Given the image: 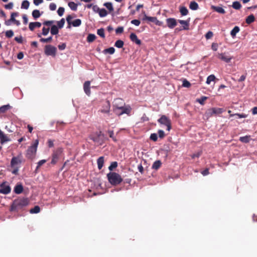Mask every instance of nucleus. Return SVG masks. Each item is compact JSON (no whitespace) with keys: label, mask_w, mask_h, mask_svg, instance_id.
Wrapping results in <instances>:
<instances>
[{"label":"nucleus","mask_w":257,"mask_h":257,"mask_svg":"<svg viewBox=\"0 0 257 257\" xmlns=\"http://www.w3.org/2000/svg\"><path fill=\"white\" fill-rule=\"evenodd\" d=\"M107 177L108 182L113 186L119 185L123 180L120 175L116 172H109L107 174Z\"/></svg>","instance_id":"nucleus-1"},{"label":"nucleus","mask_w":257,"mask_h":257,"mask_svg":"<svg viewBox=\"0 0 257 257\" xmlns=\"http://www.w3.org/2000/svg\"><path fill=\"white\" fill-rule=\"evenodd\" d=\"M89 138L99 145H102L104 143L105 140L104 135L101 131L92 133L89 135Z\"/></svg>","instance_id":"nucleus-2"},{"label":"nucleus","mask_w":257,"mask_h":257,"mask_svg":"<svg viewBox=\"0 0 257 257\" xmlns=\"http://www.w3.org/2000/svg\"><path fill=\"white\" fill-rule=\"evenodd\" d=\"M116 101H122V99L120 98H117L114 101L113 106L116 108L115 110L116 113L118 115H120L123 113L130 114L131 111V107L130 106L124 107L122 105L120 106H117Z\"/></svg>","instance_id":"nucleus-3"},{"label":"nucleus","mask_w":257,"mask_h":257,"mask_svg":"<svg viewBox=\"0 0 257 257\" xmlns=\"http://www.w3.org/2000/svg\"><path fill=\"white\" fill-rule=\"evenodd\" d=\"M28 202L27 200L23 199L20 201H15L11 206V211H18L19 209L22 206L27 205Z\"/></svg>","instance_id":"nucleus-4"},{"label":"nucleus","mask_w":257,"mask_h":257,"mask_svg":"<svg viewBox=\"0 0 257 257\" xmlns=\"http://www.w3.org/2000/svg\"><path fill=\"white\" fill-rule=\"evenodd\" d=\"M39 144L38 140H35L34 143L27 150V157L29 159H33L37 152V147Z\"/></svg>","instance_id":"nucleus-5"},{"label":"nucleus","mask_w":257,"mask_h":257,"mask_svg":"<svg viewBox=\"0 0 257 257\" xmlns=\"http://www.w3.org/2000/svg\"><path fill=\"white\" fill-rule=\"evenodd\" d=\"M159 123L165 125L167 126V130L170 131L171 129V121L169 117L165 115H163L158 120Z\"/></svg>","instance_id":"nucleus-6"},{"label":"nucleus","mask_w":257,"mask_h":257,"mask_svg":"<svg viewBox=\"0 0 257 257\" xmlns=\"http://www.w3.org/2000/svg\"><path fill=\"white\" fill-rule=\"evenodd\" d=\"M44 51L45 54L48 56H55L57 52V49L53 46L48 45L45 46Z\"/></svg>","instance_id":"nucleus-7"},{"label":"nucleus","mask_w":257,"mask_h":257,"mask_svg":"<svg viewBox=\"0 0 257 257\" xmlns=\"http://www.w3.org/2000/svg\"><path fill=\"white\" fill-rule=\"evenodd\" d=\"M62 150L59 148L54 151L52 154V159L51 163L53 165H55L58 162L59 157L62 154Z\"/></svg>","instance_id":"nucleus-8"},{"label":"nucleus","mask_w":257,"mask_h":257,"mask_svg":"<svg viewBox=\"0 0 257 257\" xmlns=\"http://www.w3.org/2000/svg\"><path fill=\"white\" fill-rule=\"evenodd\" d=\"M54 23V21L51 20V21H45L43 22V25L45 26L48 27V28H46L44 27L42 29V34L44 36H46L48 34L50 28L49 27L51 26L53 23Z\"/></svg>","instance_id":"nucleus-9"},{"label":"nucleus","mask_w":257,"mask_h":257,"mask_svg":"<svg viewBox=\"0 0 257 257\" xmlns=\"http://www.w3.org/2000/svg\"><path fill=\"white\" fill-rule=\"evenodd\" d=\"M0 193L3 194H8L10 193L11 188L8 185H6V182H3L0 184Z\"/></svg>","instance_id":"nucleus-10"},{"label":"nucleus","mask_w":257,"mask_h":257,"mask_svg":"<svg viewBox=\"0 0 257 257\" xmlns=\"http://www.w3.org/2000/svg\"><path fill=\"white\" fill-rule=\"evenodd\" d=\"M225 110L223 108L212 107L208 110L210 116L213 114H219L222 113Z\"/></svg>","instance_id":"nucleus-11"},{"label":"nucleus","mask_w":257,"mask_h":257,"mask_svg":"<svg viewBox=\"0 0 257 257\" xmlns=\"http://www.w3.org/2000/svg\"><path fill=\"white\" fill-rule=\"evenodd\" d=\"M167 26L170 29H173L177 25V20L174 18H168L166 19Z\"/></svg>","instance_id":"nucleus-12"},{"label":"nucleus","mask_w":257,"mask_h":257,"mask_svg":"<svg viewBox=\"0 0 257 257\" xmlns=\"http://www.w3.org/2000/svg\"><path fill=\"white\" fill-rule=\"evenodd\" d=\"M143 20L144 21L148 20L150 22L154 23L155 24L157 25H160V22L157 20V18L155 17H149L147 16L146 15H145Z\"/></svg>","instance_id":"nucleus-13"},{"label":"nucleus","mask_w":257,"mask_h":257,"mask_svg":"<svg viewBox=\"0 0 257 257\" xmlns=\"http://www.w3.org/2000/svg\"><path fill=\"white\" fill-rule=\"evenodd\" d=\"M21 163V160L19 157H13L11 161V165L12 168H15L17 166Z\"/></svg>","instance_id":"nucleus-14"},{"label":"nucleus","mask_w":257,"mask_h":257,"mask_svg":"<svg viewBox=\"0 0 257 257\" xmlns=\"http://www.w3.org/2000/svg\"><path fill=\"white\" fill-rule=\"evenodd\" d=\"M90 82L89 81H85L83 84V89L85 93L87 95H90Z\"/></svg>","instance_id":"nucleus-15"},{"label":"nucleus","mask_w":257,"mask_h":257,"mask_svg":"<svg viewBox=\"0 0 257 257\" xmlns=\"http://www.w3.org/2000/svg\"><path fill=\"white\" fill-rule=\"evenodd\" d=\"M41 23L38 22H31L29 23V28L31 31H33L36 28L41 27Z\"/></svg>","instance_id":"nucleus-16"},{"label":"nucleus","mask_w":257,"mask_h":257,"mask_svg":"<svg viewBox=\"0 0 257 257\" xmlns=\"http://www.w3.org/2000/svg\"><path fill=\"white\" fill-rule=\"evenodd\" d=\"M130 38L132 42L135 43L137 45H140L141 44V41L138 38V37L136 34L132 33L130 35Z\"/></svg>","instance_id":"nucleus-17"},{"label":"nucleus","mask_w":257,"mask_h":257,"mask_svg":"<svg viewBox=\"0 0 257 257\" xmlns=\"http://www.w3.org/2000/svg\"><path fill=\"white\" fill-rule=\"evenodd\" d=\"M178 22L182 25L183 30H188L189 29V21L178 20Z\"/></svg>","instance_id":"nucleus-18"},{"label":"nucleus","mask_w":257,"mask_h":257,"mask_svg":"<svg viewBox=\"0 0 257 257\" xmlns=\"http://www.w3.org/2000/svg\"><path fill=\"white\" fill-rule=\"evenodd\" d=\"M110 103L108 101L105 102V104L103 106V108L100 111L102 113H108L110 110Z\"/></svg>","instance_id":"nucleus-19"},{"label":"nucleus","mask_w":257,"mask_h":257,"mask_svg":"<svg viewBox=\"0 0 257 257\" xmlns=\"http://www.w3.org/2000/svg\"><path fill=\"white\" fill-rule=\"evenodd\" d=\"M24 188L22 184H17L14 188V192L17 194H20L23 191Z\"/></svg>","instance_id":"nucleus-20"},{"label":"nucleus","mask_w":257,"mask_h":257,"mask_svg":"<svg viewBox=\"0 0 257 257\" xmlns=\"http://www.w3.org/2000/svg\"><path fill=\"white\" fill-rule=\"evenodd\" d=\"M59 28L56 25H51L50 33L52 35H56L59 33Z\"/></svg>","instance_id":"nucleus-21"},{"label":"nucleus","mask_w":257,"mask_h":257,"mask_svg":"<svg viewBox=\"0 0 257 257\" xmlns=\"http://www.w3.org/2000/svg\"><path fill=\"white\" fill-rule=\"evenodd\" d=\"M0 139L1 143L2 144L10 141V140L8 138V137L4 134V133L0 130Z\"/></svg>","instance_id":"nucleus-22"},{"label":"nucleus","mask_w":257,"mask_h":257,"mask_svg":"<svg viewBox=\"0 0 257 257\" xmlns=\"http://www.w3.org/2000/svg\"><path fill=\"white\" fill-rule=\"evenodd\" d=\"M104 161V157L103 156L99 157L97 160V163L98 165V168L99 170L101 169L102 167L103 166Z\"/></svg>","instance_id":"nucleus-23"},{"label":"nucleus","mask_w":257,"mask_h":257,"mask_svg":"<svg viewBox=\"0 0 257 257\" xmlns=\"http://www.w3.org/2000/svg\"><path fill=\"white\" fill-rule=\"evenodd\" d=\"M212 9L215 12L224 14L225 13V10L221 7L218 6H212Z\"/></svg>","instance_id":"nucleus-24"},{"label":"nucleus","mask_w":257,"mask_h":257,"mask_svg":"<svg viewBox=\"0 0 257 257\" xmlns=\"http://www.w3.org/2000/svg\"><path fill=\"white\" fill-rule=\"evenodd\" d=\"M218 58L227 63L229 62L231 59V58L226 56L224 54L222 53L219 55Z\"/></svg>","instance_id":"nucleus-25"},{"label":"nucleus","mask_w":257,"mask_h":257,"mask_svg":"<svg viewBox=\"0 0 257 257\" xmlns=\"http://www.w3.org/2000/svg\"><path fill=\"white\" fill-rule=\"evenodd\" d=\"M255 21L254 16L253 15H250L248 16L245 20V22L247 24H250Z\"/></svg>","instance_id":"nucleus-26"},{"label":"nucleus","mask_w":257,"mask_h":257,"mask_svg":"<svg viewBox=\"0 0 257 257\" xmlns=\"http://www.w3.org/2000/svg\"><path fill=\"white\" fill-rule=\"evenodd\" d=\"M239 141L244 143H247L250 140V136H245L244 137H241L239 138Z\"/></svg>","instance_id":"nucleus-27"},{"label":"nucleus","mask_w":257,"mask_h":257,"mask_svg":"<svg viewBox=\"0 0 257 257\" xmlns=\"http://www.w3.org/2000/svg\"><path fill=\"white\" fill-rule=\"evenodd\" d=\"M240 30L238 26H235L233 28V29L230 32L231 36L234 38L235 37L236 34L239 32Z\"/></svg>","instance_id":"nucleus-28"},{"label":"nucleus","mask_w":257,"mask_h":257,"mask_svg":"<svg viewBox=\"0 0 257 257\" xmlns=\"http://www.w3.org/2000/svg\"><path fill=\"white\" fill-rule=\"evenodd\" d=\"M199 8L198 4L192 1L190 3L189 5V8L192 10H197Z\"/></svg>","instance_id":"nucleus-29"},{"label":"nucleus","mask_w":257,"mask_h":257,"mask_svg":"<svg viewBox=\"0 0 257 257\" xmlns=\"http://www.w3.org/2000/svg\"><path fill=\"white\" fill-rule=\"evenodd\" d=\"M11 106L9 104L4 105L0 107V113H5L11 108Z\"/></svg>","instance_id":"nucleus-30"},{"label":"nucleus","mask_w":257,"mask_h":257,"mask_svg":"<svg viewBox=\"0 0 257 257\" xmlns=\"http://www.w3.org/2000/svg\"><path fill=\"white\" fill-rule=\"evenodd\" d=\"M161 164L162 163L161 161H156L152 165V168L155 170H158L159 168H160Z\"/></svg>","instance_id":"nucleus-31"},{"label":"nucleus","mask_w":257,"mask_h":257,"mask_svg":"<svg viewBox=\"0 0 257 257\" xmlns=\"http://www.w3.org/2000/svg\"><path fill=\"white\" fill-rule=\"evenodd\" d=\"M32 16L34 19H37L41 16V14L38 10H35L32 12Z\"/></svg>","instance_id":"nucleus-32"},{"label":"nucleus","mask_w":257,"mask_h":257,"mask_svg":"<svg viewBox=\"0 0 257 257\" xmlns=\"http://www.w3.org/2000/svg\"><path fill=\"white\" fill-rule=\"evenodd\" d=\"M232 7L235 10H239L241 8V5L238 1L233 2Z\"/></svg>","instance_id":"nucleus-33"},{"label":"nucleus","mask_w":257,"mask_h":257,"mask_svg":"<svg viewBox=\"0 0 257 257\" xmlns=\"http://www.w3.org/2000/svg\"><path fill=\"white\" fill-rule=\"evenodd\" d=\"M115 52V49L113 47H110L107 49H105L103 51L104 54L108 53L109 54H113Z\"/></svg>","instance_id":"nucleus-34"},{"label":"nucleus","mask_w":257,"mask_h":257,"mask_svg":"<svg viewBox=\"0 0 257 257\" xmlns=\"http://www.w3.org/2000/svg\"><path fill=\"white\" fill-rule=\"evenodd\" d=\"M98 14L100 17H104L108 14L107 12L104 9H100Z\"/></svg>","instance_id":"nucleus-35"},{"label":"nucleus","mask_w":257,"mask_h":257,"mask_svg":"<svg viewBox=\"0 0 257 257\" xmlns=\"http://www.w3.org/2000/svg\"><path fill=\"white\" fill-rule=\"evenodd\" d=\"M68 6L72 11H76L77 9V5L74 2H71L68 3Z\"/></svg>","instance_id":"nucleus-36"},{"label":"nucleus","mask_w":257,"mask_h":257,"mask_svg":"<svg viewBox=\"0 0 257 257\" xmlns=\"http://www.w3.org/2000/svg\"><path fill=\"white\" fill-rule=\"evenodd\" d=\"M208 98L207 97L203 96L201 97L200 98H197L196 99V101L199 103L201 105H203L204 104V102Z\"/></svg>","instance_id":"nucleus-37"},{"label":"nucleus","mask_w":257,"mask_h":257,"mask_svg":"<svg viewBox=\"0 0 257 257\" xmlns=\"http://www.w3.org/2000/svg\"><path fill=\"white\" fill-rule=\"evenodd\" d=\"M180 12L182 16H186L188 14V10L185 7H182L180 8Z\"/></svg>","instance_id":"nucleus-38"},{"label":"nucleus","mask_w":257,"mask_h":257,"mask_svg":"<svg viewBox=\"0 0 257 257\" xmlns=\"http://www.w3.org/2000/svg\"><path fill=\"white\" fill-rule=\"evenodd\" d=\"M96 39V36L94 34H90L88 35L87 37V41L88 42H92Z\"/></svg>","instance_id":"nucleus-39"},{"label":"nucleus","mask_w":257,"mask_h":257,"mask_svg":"<svg viewBox=\"0 0 257 257\" xmlns=\"http://www.w3.org/2000/svg\"><path fill=\"white\" fill-rule=\"evenodd\" d=\"M30 3L27 0H25L23 1L21 5V8L24 9H28L29 7Z\"/></svg>","instance_id":"nucleus-40"},{"label":"nucleus","mask_w":257,"mask_h":257,"mask_svg":"<svg viewBox=\"0 0 257 257\" xmlns=\"http://www.w3.org/2000/svg\"><path fill=\"white\" fill-rule=\"evenodd\" d=\"M65 24V19L64 18H62L61 19L60 21L57 22V26L59 29H62Z\"/></svg>","instance_id":"nucleus-41"},{"label":"nucleus","mask_w":257,"mask_h":257,"mask_svg":"<svg viewBox=\"0 0 257 257\" xmlns=\"http://www.w3.org/2000/svg\"><path fill=\"white\" fill-rule=\"evenodd\" d=\"M123 42L122 40H118L115 42L114 46L118 48H121L123 47Z\"/></svg>","instance_id":"nucleus-42"},{"label":"nucleus","mask_w":257,"mask_h":257,"mask_svg":"<svg viewBox=\"0 0 257 257\" xmlns=\"http://www.w3.org/2000/svg\"><path fill=\"white\" fill-rule=\"evenodd\" d=\"M73 27H78L81 24V21L80 19H77L71 22Z\"/></svg>","instance_id":"nucleus-43"},{"label":"nucleus","mask_w":257,"mask_h":257,"mask_svg":"<svg viewBox=\"0 0 257 257\" xmlns=\"http://www.w3.org/2000/svg\"><path fill=\"white\" fill-rule=\"evenodd\" d=\"M40 211V208L39 206H35L34 208H32L30 212L31 213H38Z\"/></svg>","instance_id":"nucleus-44"},{"label":"nucleus","mask_w":257,"mask_h":257,"mask_svg":"<svg viewBox=\"0 0 257 257\" xmlns=\"http://www.w3.org/2000/svg\"><path fill=\"white\" fill-rule=\"evenodd\" d=\"M104 6L109 11V12H112L113 11V8L111 3H105L104 4Z\"/></svg>","instance_id":"nucleus-45"},{"label":"nucleus","mask_w":257,"mask_h":257,"mask_svg":"<svg viewBox=\"0 0 257 257\" xmlns=\"http://www.w3.org/2000/svg\"><path fill=\"white\" fill-rule=\"evenodd\" d=\"M215 77L214 75L212 74L208 76L206 80V83L209 84L211 81H214Z\"/></svg>","instance_id":"nucleus-46"},{"label":"nucleus","mask_w":257,"mask_h":257,"mask_svg":"<svg viewBox=\"0 0 257 257\" xmlns=\"http://www.w3.org/2000/svg\"><path fill=\"white\" fill-rule=\"evenodd\" d=\"M191 83L186 79H183L182 86L184 87L189 88L191 86Z\"/></svg>","instance_id":"nucleus-47"},{"label":"nucleus","mask_w":257,"mask_h":257,"mask_svg":"<svg viewBox=\"0 0 257 257\" xmlns=\"http://www.w3.org/2000/svg\"><path fill=\"white\" fill-rule=\"evenodd\" d=\"M97 34L102 38L105 37L104 30L103 28H100L97 30Z\"/></svg>","instance_id":"nucleus-48"},{"label":"nucleus","mask_w":257,"mask_h":257,"mask_svg":"<svg viewBox=\"0 0 257 257\" xmlns=\"http://www.w3.org/2000/svg\"><path fill=\"white\" fill-rule=\"evenodd\" d=\"M117 166V163L116 162H113L111 163L108 167L110 171H112L114 169L116 168Z\"/></svg>","instance_id":"nucleus-49"},{"label":"nucleus","mask_w":257,"mask_h":257,"mask_svg":"<svg viewBox=\"0 0 257 257\" xmlns=\"http://www.w3.org/2000/svg\"><path fill=\"white\" fill-rule=\"evenodd\" d=\"M52 40V37L50 36L47 38H41L40 39V42L42 43H49L51 42Z\"/></svg>","instance_id":"nucleus-50"},{"label":"nucleus","mask_w":257,"mask_h":257,"mask_svg":"<svg viewBox=\"0 0 257 257\" xmlns=\"http://www.w3.org/2000/svg\"><path fill=\"white\" fill-rule=\"evenodd\" d=\"M14 36V32L12 30H8L6 31V36L8 38H10Z\"/></svg>","instance_id":"nucleus-51"},{"label":"nucleus","mask_w":257,"mask_h":257,"mask_svg":"<svg viewBox=\"0 0 257 257\" xmlns=\"http://www.w3.org/2000/svg\"><path fill=\"white\" fill-rule=\"evenodd\" d=\"M64 8H63V7H59L58 11H57V13H58V14L59 16H62L64 14Z\"/></svg>","instance_id":"nucleus-52"},{"label":"nucleus","mask_w":257,"mask_h":257,"mask_svg":"<svg viewBox=\"0 0 257 257\" xmlns=\"http://www.w3.org/2000/svg\"><path fill=\"white\" fill-rule=\"evenodd\" d=\"M150 139L154 142H156L158 140L157 135L155 133L152 134L150 136Z\"/></svg>","instance_id":"nucleus-53"},{"label":"nucleus","mask_w":257,"mask_h":257,"mask_svg":"<svg viewBox=\"0 0 257 257\" xmlns=\"http://www.w3.org/2000/svg\"><path fill=\"white\" fill-rule=\"evenodd\" d=\"M213 36V33L211 31H208L206 34H205V38L208 40L211 39Z\"/></svg>","instance_id":"nucleus-54"},{"label":"nucleus","mask_w":257,"mask_h":257,"mask_svg":"<svg viewBox=\"0 0 257 257\" xmlns=\"http://www.w3.org/2000/svg\"><path fill=\"white\" fill-rule=\"evenodd\" d=\"M201 154H202V152L199 151V152H198L196 153L192 154L191 156V157L192 159H194L195 158H199L201 156Z\"/></svg>","instance_id":"nucleus-55"},{"label":"nucleus","mask_w":257,"mask_h":257,"mask_svg":"<svg viewBox=\"0 0 257 257\" xmlns=\"http://www.w3.org/2000/svg\"><path fill=\"white\" fill-rule=\"evenodd\" d=\"M158 133L159 137L161 139H163L165 137V134L163 130H159L158 131Z\"/></svg>","instance_id":"nucleus-56"},{"label":"nucleus","mask_w":257,"mask_h":257,"mask_svg":"<svg viewBox=\"0 0 257 257\" xmlns=\"http://www.w3.org/2000/svg\"><path fill=\"white\" fill-rule=\"evenodd\" d=\"M123 32V27H119L115 30V33L117 34H121Z\"/></svg>","instance_id":"nucleus-57"},{"label":"nucleus","mask_w":257,"mask_h":257,"mask_svg":"<svg viewBox=\"0 0 257 257\" xmlns=\"http://www.w3.org/2000/svg\"><path fill=\"white\" fill-rule=\"evenodd\" d=\"M47 161L46 160H42L38 162V165L37 166L36 169H38L39 168H40L42 165H43L44 164H45Z\"/></svg>","instance_id":"nucleus-58"},{"label":"nucleus","mask_w":257,"mask_h":257,"mask_svg":"<svg viewBox=\"0 0 257 257\" xmlns=\"http://www.w3.org/2000/svg\"><path fill=\"white\" fill-rule=\"evenodd\" d=\"M108 134H109L110 138H112V139L113 140V141H114V142L117 141L116 139L113 136L114 134H113V132L112 131H109Z\"/></svg>","instance_id":"nucleus-59"},{"label":"nucleus","mask_w":257,"mask_h":257,"mask_svg":"<svg viewBox=\"0 0 257 257\" xmlns=\"http://www.w3.org/2000/svg\"><path fill=\"white\" fill-rule=\"evenodd\" d=\"M13 6H14L13 3L12 2H11V3H9V4H8L7 5H6L5 6V8L6 9L11 10L13 9Z\"/></svg>","instance_id":"nucleus-60"},{"label":"nucleus","mask_w":257,"mask_h":257,"mask_svg":"<svg viewBox=\"0 0 257 257\" xmlns=\"http://www.w3.org/2000/svg\"><path fill=\"white\" fill-rule=\"evenodd\" d=\"M49 8L51 11H55L56 9V5L55 3H52L49 5Z\"/></svg>","instance_id":"nucleus-61"},{"label":"nucleus","mask_w":257,"mask_h":257,"mask_svg":"<svg viewBox=\"0 0 257 257\" xmlns=\"http://www.w3.org/2000/svg\"><path fill=\"white\" fill-rule=\"evenodd\" d=\"M15 40L18 43L22 44L23 43V37L21 36L19 37H16L15 38Z\"/></svg>","instance_id":"nucleus-62"},{"label":"nucleus","mask_w":257,"mask_h":257,"mask_svg":"<svg viewBox=\"0 0 257 257\" xmlns=\"http://www.w3.org/2000/svg\"><path fill=\"white\" fill-rule=\"evenodd\" d=\"M131 23L132 24L135 25V26H138L140 24V21L138 20H133L131 21Z\"/></svg>","instance_id":"nucleus-63"},{"label":"nucleus","mask_w":257,"mask_h":257,"mask_svg":"<svg viewBox=\"0 0 257 257\" xmlns=\"http://www.w3.org/2000/svg\"><path fill=\"white\" fill-rule=\"evenodd\" d=\"M66 45L65 43H62L58 46L59 49L60 50H64L66 48Z\"/></svg>","instance_id":"nucleus-64"}]
</instances>
